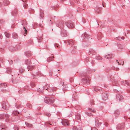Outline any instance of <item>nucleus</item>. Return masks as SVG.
Returning <instances> with one entry per match:
<instances>
[{
  "label": "nucleus",
  "instance_id": "423d86ee",
  "mask_svg": "<svg viewBox=\"0 0 130 130\" xmlns=\"http://www.w3.org/2000/svg\"><path fill=\"white\" fill-rule=\"evenodd\" d=\"M62 123L63 125H68L69 124V122L68 120L67 119H64L62 121Z\"/></svg>",
  "mask_w": 130,
  "mask_h": 130
},
{
  "label": "nucleus",
  "instance_id": "f704fd0d",
  "mask_svg": "<svg viewBox=\"0 0 130 130\" xmlns=\"http://www.w3.org/2000/svg\"><path fill=\"white\" fill-rule=\"evenodd\" d=\"M12 113L14 115H17L19 113L18 111H16L13 112Z\"/></svg>",
  "mask_w": 130,
  "mask_h": 130
},
{
  "label": "nucleus",
  "instance_id": "69168bd1",
  "mask_svg": "<svg viewBox=\"0 0 130 130\" xmlns=\"http://www.w3.org/2000/svg\"><path fill=\"white\" fill-rule=\"evenodd\" d=\"M21 90H19V93H20L21 92Z\"/></svg>",
  "mask_w": 130,
  "mask_h": 130
},
{
  "label": "nucleus",
  "instance_id": "9b49d317",
  "mask_svg": "<svg viewBox=\"0 0 130 130\" xmlns=\"http://www.w3.org/2000/svg\"><path fill=\"white\" fill-rule=\"evenodd\" d=\"M9 117V116L7 114H2L0 115V118L2 119H3L5 117L6 118V119H7L8 117Z\"/></svg>",
  "mask_w": 130,
  "mask_h": 130
},
{
  "label": "nucleus",
  "instance_id": "a19ab883",
  "mask_svg": "<svg viewBox=\"0 0 130 130\" xmlns=\"http://www.w3.org/2000/svg\"><path fill=\"white\" fill-rule=\"evenodd\" d=\"M17 13V11L15 10L14 12H12V14L13 15H15Z\"/></svg>",
  "mask_w": 130,
  "mask_h": 130
},
{
  "label": "nucleus",
  "instance_id": "603ef678",
  "mask_svg": "<svg viewBox=\"0 0 130 130\" xmlns=\"http://www.w3.org/2000/svg\"><path fill=\"white\" fill-rule=\"evenodd\" d=\"M15 130H18L19 128L15 126Z\"/></svg>",
  "mask_w": 130,
  "mask_h": 130
},
{
  "label": "nucleus",
  "instance_id": "f8f14e48",
  "mask_svg": "<svg viewBox=\"0 0 130 130\" xmlns=\"http://www.w3.org/2000/svg\"><path fill=\"white\" fill-rule=\"evenodd\" d=\"M122 83L123 85L125 86H129V83L127 81L123 80L121 82Z\"/></svg>",
  "mask_w": 130,
  "mask_h": 130
},
{
  "label": "nucleus",
  "instance_id": "a211bd4d",
  "mask_svg": "<svg viewBox=\"0 0 130 130\" xmlns=\"http://www.w3.org/2000/svg\"><path fill=\"white\" fill-rule=\"evenodd\" d=\"M115 114L116 117H117L120 114L119 111L118 110H117L115 111Z\"/></svg>",
  "mask_w": 130,
  "mask_h": 130
},
{
  "label": "nucleus",
  "instance_id": "c756f323",
  "mask_svg": "<svg viewBox=\"0 0 130 130\" xmlns=\"http://www.w3.org/2000/svg\"><path fill=\"white\" fill-rule=\"evenodd\" d=\"M100 7H99V6H96V8L95 9V10L97 11V12H99L100 11Z\"/></svg>",
  "mask_w": 130,
  "mask_h": 130
},
{
  "label": "nucleus",
  "instance_id": "2eb2a0df",
  "mask_svg": "<svg viewBox=\"0 0 130 130\" xmlns=\"http://www.w3.org/2000/svg\"><path fill=\"white\" fill-rule=\"evenodd\" d=\"M25 62L26 64L29 66L31 64V62L30 59H27L25 61Z\"/></svg>",
  "mask_w": 130,
  "mask_h": 130
},
{
  "label": "nucleus",
  "instance_id": "e433bc0d",
  "mask_svg": "<svg viewBox=\"0 0 130 130\" xmlns=\"http://www.w3.org/2000/svg\"><path fill=\"white\" fill-rule=\"evenodd\" d=\"M5 36L7 38H9L10 36V35L9 34H8L6 32H5Z\"/></svg>",
  "mask_w": 130,
  "mask_h": 130
},
{
  "label": "nucleus",
  "instance_id": "338daca9",
  "mask_svg": "<svg viewBox=\"0 0 130 130\" xmlns=\"http://www.w3.org/2000/svg\"><path fill=\"white\" fill-rule=\"evenodd\" d=\"M22 1L23 2H26V0H22Z\"/></svg>",
  "mask_w": 130,
  "mask_h": 130
},
{
  "label": "nucleus",
  "instance_id": "6e6552de",
  "mask_svg": "<svg viewBox=\"0 0 130 130\" xmlns=\"http://www.w3.org/2000/svg\"><path fill=\"white\" fill-rule=\"evenodd\" d=\"M73 130H83L82 127L79 126H74L73 128Z\"/></svg>",
  "mask_w": 130,
  "mask_h": 130
},
{
  "label": "nucleus",
  "instance_id": "1a4fd4ad",
  "mask_svg": "<svg viewBox=\"0 0 130 130\" xmlns=\"http://www.w3.org/2000/svg\"><path fill=\"white\" fill-rule=\"evenodd\" d=\"M116 98L117 100H119L120 101L121 100L123 99V98L122 95L120 94H119L117 95Z\"/></svg>",
  "mask_w": 130,
  "mask_h": 130
},
{
  "label": "nucleus",
  "instance_id": "f03ea898",
  "mask_svg": "<svg viewBox=\"0 0 130 130\" xmlns=\"http://www.w3.org/2000/svg\"><path fill=\"white\" fill-rule=\"evenodd\" d=\"M81 75L82 79L84 81L85 83H89V76L85 74H82Z\"/></svg>",
  "mask_w": 130,
  "mask_h": 130
},
{
  "label": "nucleus",
  "instance_id": "37998d69",
  "mask_svg": "<svg viewBox=\"0 0 130 130\" xmlns=\"http://www.w3.org/2000/svg\"><path fill=\"white\" fill-rule=\"evenodd\" d=\"M11 69L10 68H7V70L8 71V73H9L11 72Z\"/></svg>",
  "mask_w": 130,
  "mask_h": 130
},
{
  "label": "nucleus",
  "instance_id": "a18cd8bd",
  "mask_svg": "<svg viewBox=\"0 0 130 130\" xmlns=\"http://www.w3.org/2000/svg\"><path fill=\"white\" fill-rule=\"evenodd\" d=\"M55 45V47H58L59 48V45L57 43H55V45Z\"/></svg>",
  "mask_w": 130,
  "mask_h": 130
},
{
  "label": "nucleus",
  "instance_id": "8fccbe9b",
  "mask_svg": "<svg viewBox=\"0 0 130 130\" xmlns=\"http://www.w3.org/2000/svg\"><path fill=\"white\" fill-rule=\"evenodd\" d=\"M21 70H21V69H20L19 70L20 72H23L24 71V69H21Z\"/></svg>",
  "mask_w": 130,
  "mask_h": 130
},
{
  "label": "nucleus",
  "instance_id": "f3484780",
  "mask_svg": "<svg viewBox=\"0 0 130 130\" xmlns=\"http://www.w3.org/2000/svg\"><path fill=\"white\" fill-rule=\"evenodd\" d=\"M124 126V125L123 124H118L117 128H119L122 129L123 128Z\"/></svg>",
  "mask_w": 130,
  "mask_h": 130
},
{
  "label": "nucleus",
  "instance_id": "c03bdc74",
  "mask_svg": "<svg viewBox=\"0 0 130 130\" xmlns=\"http://www.w3.org/2000/svg\"><path fill=\"white\" fill-rule=\"evenodd\" d=\"M37 38L38 39L39 42H40V40H41L42 39L41 37H39V36H38V37H37Z\"/></svg>",
  "mask_w": 130,
  "mask_h": 130
},
{
  "label": "nucleus",
  "instance_id": "864d4df0",
  "mask_svg": "<svg viewBox=\"0 0 130 130\" xmlns=\"http://www.w3.org/2000/svg\"><path fill=\"white\" fill-rule=\"evenodd\" d=\"M46 115L47 116L49 117L50 116V115L49 113H46Z\"/></svg>",
  "mask_w": 130,
  "mask_h": 130
},
{
  "label": "nucleus",
  "instance_id": "412c9836",
  "mask_svg": "<svg viewBox=\"0 0 130 130\" xmlns=\"http://www.w3.org/2000/svg\"><path fill=\"white\" fill-rule=\"evenodd\" d=\"M57 27L62 28L63 26V23L62 22H60L57 25Z\"/></svg>",
  "mask_w": 130,
  "mask_h": 130
},
{
  "label": "nucleus",
  "instance_id": "58836bf2",
  "mask_svg": "<svg viewBox=\"0 0 130 130\" xmlns=\"http://www.w3.org/2000/svg\"><path fill=\"white\" fill-rule=\"evenodd\" d=\"M90 111H92L93 112H94L95 111V110L94 109H92L91 108H89L88 109Z\"/></svg>",
  "mask_w": 130,
  "mask_h": 130
},
{
  "label": "nucleus",
  "instance_id": "5701e85b",
  "mask_svg": "<svg viewBox=\"0 0 130 130\" xmlns=\"http://www.w3.org/2000/svg\"><path fill=\"white\" fill-rule=\"evenodd\" d=\"M13 37L15 39H17L18 38V36L17 34L15 33H13L12 34Z\"/></svg>",
  "mask_w": 130,
  "mask_h": 130
},
{
  "label": "nucleus",
  "instance_id": "bf43d9fd",
  "mask_svg": "<svg viewBox=\"0 0 130 130\" xmlns=\"http://www.w3.org/2000/svg\"><path fill=\"white\" fill-rule=\"evenodd\" d=\"M9 63L10 64H12L13 63V62L12 60H11Z\"/></svg>",
  "mask_w": 130,
  "mask_h": 130
},
{
  "label": "nucleus",
  "instance_id": "473e14b6",
  "mask_svg": "<svg viewBox=\"0 0 130 130\" xmlns=\"http://www.w3.org/2000/svg\"><path fill=\"white\" fill-rule=\"evenodd\" d=\"M25 124L26 126L28 127H29L31 126L32 125V124H29L28 123L25 122Z\"/></svg>",
  "mask_w": 130,
  "mask_h": 130
},
{
  "label": "nucleus",
  "instance_id": "de8ad7c7",
  "mask_svg": "<svg viewBox=\"0 0 130 130\" xmlns=\"http://www.w3.org/2000/svg\"><path fill=\"white\" fill-rule=\"evenodd\" d=\"M27 4L25 3V4L24 5V7L25 8H27Z\"/></svg>",
  "mask_w": 130,
  "mask_h": 130
},
{
  "label": "nucleus",
  "instance_id": "774afa93",
  "mask_svg": "<svg viewBox=\"0 0 130 130\" xmlns=\"http://www.w3.org/2000/svg\"><path fill=\"white\" fill-rule=\"evenodd\" d=\"M89 59V58H86V60H88V59Z\"/></svg>",
  "mask_w": 130,
  "mask_h": 130
},
{
  "label": "nucleus",
  "instance_id": "39448f33",
  "mask_svg": "<svg viewBox=\"0 0 130 130\" xmlns=\"http://www.w3.org/2000/svg\"><path fill=\"white\" fill-rule=\"evenodd\" d=\"M7 86V84L5 83H2L0 85V87L1 88L2 91L4 92L6 90V89H4V88H6Z\"/></svg>",
  "mask_w": 130,
  "mask_h": 130
},
{
  "label": "nucleus",
  "instance_id": "4c0bfd02",
  "mask_svg": "<svg viewBox=\"0 0 130 130\" xmlns=\"http://www.w3.org/2000/svg\"><path fill=\"white\" fill-rule=\"evenodd\" d=\"M66 32V30H64V29H62V30L61 31V34H62V33L63 34V33L65 34V33Z\"/></svg>",
  "mask_w": 130,
  "mask_h": 130
},
{
  "label": "nucleus",
  "instance_id": "7ed1b4c3",
  "mask_svg": "<svg viewBox=\"0 0 130 130\" xmlns=\"http://www.w3.org/2000/svg\"><path fill=\"white\" fill-rule=\"evenodd\" d=\"M66 26L69 28H72L74 26L73 23L71 21H68L66 22Z\"/></svg>",
  "mask_w": 130,
  "mask_h": 130
},
{
  "label": "nucleus",
  "instance_id": "09e8293b",
  "mask_svg": "<svg viewBox=\"0 0 130 130\" xmlns=\"http://www.w3.org/2000/svg\"><path fill=\"white\" fill-rule=\"evenodd\" d=\"M74 1L76 3H78L79 0H74Z\"/></svg>",
  "mask_w": 130,
  "mask_h": 130
},
{
  "label": "nucleus",
  "instance_id": "bb28decb",
  "mask_svg": "<svg viewBox=\"0 0 130 130\" xmlns=\"http://www.w3.org/2000/svg\"><path fill=\"white\" fill-rule=\"evenodd\" d=\"M4 3L5 5H7L9 4V2L8 1L5 0L4 1Z\"/></svg>",
  "mask_w": 130,
  "mask_h": 130
},
{
  "label": "nucleus",
  "instance_id": "49530a36",
  "mask_svg": "<svg viewBox=\"0 0 130 130\" xmlns=\"http://www.w3.org/2000/svg\"><path fill=\"white\" fill-rule=\"evenodd\" d=\"M23 29L25 31V34H26L27 33V30L25 28V26L23 27Z\"/></svg>",
  "mask_w": 130,
  "mask_h": 130
},
{
  "label": "nucleus",
  "instance_id": "13d9d810",
  "mask_svg": "<svg viewBox=\"0 0 130 130\" xmlns=\"http://www.w3.org/2000/svg\"><path fill=\"white\" fill-rule=\"evenodd\" d=\"M39 26L41 27H43V25L41 24H39Z\"/></svg>",
  "mask_w": 130,
  "mask_h": 130
},
{
  "label": "nucleus",
  "instance_id": "052dcab7",
  "mask_svg": "<svg viewBox=\"0 0 130 130\" xmlns=\"http://www.w3.org/2000/svg\"><path fill=\"white\" fill-rule=\"evenodd\" d=\"M119 70V69L118 68H116V69L115 70H116V71H118Z\"/></svg>",
  "mask_w": 130,
  "mask_h": 130
},
{
  "label": "nucleus",
  "instance_id": "7c9ffc66",
  "mask_svg": "<svg viewBox=\"0 0 130 130\" xmlns=\"http://www.w3.org/2000/svg\"><path fill=\"white\" fill-rule=\"evenodd\" d=\"M27 24L26 22L25 21H24L22 22V25L24 26H25Z\"/></svg>",
  "mask_w": 130,
  "mask_h": 130
},
{
  "label": "nucleus",
  "instance_id": "b1692460",
  "mask_svg": "<svg viewBox=\"0 0 130 130\" xmlns=\"http://www.w3.org/2000/svg\"><path fill=\"white\" fill-rule=\"evenodd\" d=\"M76 116V119L79 120H80V116L79 114H77Z\"/></svg>",
  "mask_w": 130,
  "mask_h": 130
},
{
  "label": "nucleus",
  "instance_id": "ddd939ff",
  "mask_svg": "<svg viewBox=\"0 0 130 130\" xmlns=\"http://www.w3.org/2000/svg\"><path fill=\"white\" fill-rule=\"evenodd\" d=\"M44 11L42 10H40V19L44 17Z\"/></svg>",
  "mask_w": 130,
  "mask_h": 130
},
{
  "label": "nucleus",
  "instance_id": "a878e982",
  "mask_svg": "<svg viewBox=\"0 0 130 130\" xmlns=\"http://www.w3.org/2000/svg\"><path fill=\"white\" fill-rule=\"evenodd\" d=\"M84 36V38H88L89 37V36L86 33H84V35H82V36Z\"/></svg>",
  "mask_w": 130,
  "mask_h": 130
},
{
  "label": "nucleus",
  "instance_id": "3c124183",
  "mask_svg": "<svg viewBox=\"0 0 130 130\" xmlns=\"http://www.w3.org/2000/svg\"><path fill=\"white\" fill-rule=\"evenodd\" d=\"M104 125L105 126H108V124L107 123H105Z\"/></svg>",
  "mask_w": 130,
  "mask_h": 130
},
{
  "label": "nucleus",
  "instance_id": "0eeeda50",
  "mask_svg": "<svg viewBox=\"0 0 130 130\" xmlns=\"http://www.w3.org/2000/svg\"><path fill=\"white\" fill-rule=\"evenodd\" d=\"M102 98L103 100H106L107 99V95L106 93H103L102 95Z\"/></svg>",
  "mask_w": 130,
  "mask_h": 130
},
{
  "label": "nucleus",
  "instance_id": "79ce46f5",
  "mask_svg": "<svg viewBox=\"0 0 130 130\" xmlns=\"http://www.w3.org/2000/svg\"><path fill=\"white\" fill-rule=\"evenodd\" d=\"M26 106L27 107H28L29 108H30L31 107V105L29 103H27L26 104Z\"/></svg>",
  "mask_w": 130,
  "mask_h": 130
},
{
  "label": "nucleus",
  "instance_id": "4468645a",
  "mask_svg": "<svg viewBox=\"0 0 130 130\" xmlns=\"http://www.w3.org/2000/svg\"><path fill=\"white\" fill-rule=\"evenodd\" d=\"M50 87V85L47 84L43 87V90L45 89L46 90H48V89H49Z\"/></svg>",
  "mask_w": 130,
  "mask_h": 130
},
{
  "label": "nucleus",
  "instance_id": "ea45409f",
  "mask_svg": "<svg viewBox=\"0 0 130 130\" xmlns=\"http://www.w3.org/2000/svg\"><path fill=\"white\" fill-rule=\"evenodd\" d=\"M15 106L17 108H19L20 107V105L18 104H16L15 105Z\"/></svg>",
  "mask_w": 130,
  "mask_h": 130
},
{
  "label": "nucleus",
  "instance_id": "6e6d98bb",
  "mask_svg": "<svg viewBox=\"0 0 130 130\" xmlns=\"http://www.w3.org/2000/svg\"><path fill=\"white\" fill-rule=\"evenodd\" d=\"M94 90H95V91H96L99 90L98 89H97L96 88H95H95L94 89ZM100 89H99V90H100Z\"/></svg>",
  "mask_w": 130,
  "mask_h": 130
},
{
  "label": "nucleus",
  "instance_id": "4d7b16f0",
  "mask_svg": "<svg viewBox=\"0 0 130 130\" xmlns=\"http://www.w3.org/2000/svg\"><path fill=\"white\" fill-rule=\"evenodd\" d=\"M2 34H0V39H2Z\"/></svg>",
  "mask_w": 130,
  "mask_h": 130
},
{
  "label": "nucleus",
  "instance_id": "9d476101",
  "mask_svg": "<svg viewBox=\"0 0 130 130\" xmlns=\"http://www.w3.org/2000/svg\"><path fill=\"white\" fill-rule=\"evenodd\" d=\"M95 125L97 127H99L100 126L101 124V122H99L97 119H95Z\"/></svg>",
  "mask_w": 130,
  "mask_h": 130
},
{
  "label": "nucleus",
  "instance_id": "dca6fc26",
  "mask_svg": "<svg viewBox=\"0 0 130 130\" xmlns=\"http://www.w3.org/2000/svg\"><path fill=\"white\" fill-rule=\"evenodd\" d=\"M112 55L111 54H108V55H105L104 57L106 59H109V58H111L112 57Z\"/></svg>",
  "mask_w": 130,
  "mask_h": 130
},
{
  "label": "nucleus",
  "instance_id": "aec40b11",
  "mask_svg": "<svg viewBox=\"0 0 130 130\" xmlns=\"http://www.w3.org/2000/svg\"><path fill=\"white\" fill-rule=\"evenodd\" d=\"M33 75H34L33 74ZM37 75L39 76H41L42 75V74L41 73V72L40 71H38L36 73V74H34V76H36V75Z\"/></svg>",
  "mask_w": 130,
  "mask_h": 130
},
{
  "label": "nucleus",
  "instance_id": "c9c22d12",
  "mask_svg": "<svg viewBox=\"0 0 130 130\" xmlns=\"http://www.w3.org/2000/svg\"><path fill=\"white\" fill-rule=\"evenodd\" d=\"M45 125L46 126H48L49 125H52V124H50L49 122H46L45 123Z\"/></svg>",
  "mask_w": 130,
  "mask_h": 130
},
{
  "label": "nucleus",
  "instance_id": "4be33fe9",
  "mask_svg": "<svg viewBox=\"0 0 130 130\" xmlns=\"http://www.w3.org/2000/svg\"><path fill=\"white\" fill-rule=\"evenodd\" d=\"M89 55L90 54L92 55H94L95 54V52L93 50H91L89 51Z\"/></svg>",
  "mask_w": 130,
  "mask_h": 130
},
{
  "label": "nucleus",
  "instance_id": "20e7f679",
  "mask_svg": "<svg viewBox=\"0 0 130 130\" xmlns=\"http://www.w3.org/2000/svg\"><path fill=\"white\" fill-rule=\"evenodd\" d=\"M64 42L65 43H68V44L70 45L71 46L74 45L75 43V41L72 40L64 41Z\"/></svg>",
  "mask_w": 130,
  "mask_h": 130
},
{
  "label": "nucleus",
  "instance_id": "5fc2aeb1",
  "mask_svg": "<svg viewBox=\"0 0 130 130\" xmlns=\"http://www.w3.org/2000/svg\"><path fill=\"white\" fill-rule=\"evenodd\" d=\"M2 108H5V107L4 106V103H3V104L2 105Z\"/></svg>",
  "mask_w": 130,
  "mask_h": 130
},
{
  "label": "nucleus",
  "instance_id": "6ab92c4d",
  "mask_svg": "<svg viewBox=\"0 0 130 130\" xmlns=\"http://www.w3.org/2000/svg\"><path fill=\"white\" fill-rule=\"evenodd\" d=\"M34 67L35 66L34 65H32L31 66H30V65L29 66H28L27 68L28 69V71H31L34 69Z\"/></svg>",
  "mask_w": 130,
  "mask_h": 130
},
{
  "label": "nucleus",
  "instance_id": "393cba45",
  "mask_svg": "<svg viewBox=\"0 0 130 130\" xmlns=\"http://www.w3.org/2000/svg\"><path fill=\"white\" fill-rule=\"evenodd\" d=\"M56 90V88H51L50 87L48 89V91L49 92H51L52 91H55Z\"/></svg>",
  "mask_w": 130,
  "mask_h": 130
},
{
  "label": "nucleus",
  "instance_id": "680f3d73",
  "mask_svg": "<svg viewBox=\"0 0 130 130\" xmlns=\"http://www.w3.org/2000/svg\"><path fill=\"white\" fill-rule=\"evenodd\" d=\"M92 130H97V129H96L95 128H94L92 129H91Z\"/></svg>",
  "mask_w": 130,
  "mask_h": 130
},
{
  "label": "nucleus",
  "instance_id": "cd10ccee",
  "mask_svg": "<svg viewBox=\"0 0 130 130\" xmlns=\"http://www.w3.org/2000/svg\"><path fill=\"white\" fill-rule=\"evenodd\" d=\"M31 55V52H27L26 53V56L27 57H29Z\"/></svg>",
  "mask_w": 130,
  "mask_h": 130
},
{
  "label": "nucleus",
  "instance_id": "2f4dec72",
  "mask_svg": "<svg viewBox=\"0 0 130 130\" xmlns=\"http://www.w3.org/2000/svg\"><path fill=\"white\" fill-rule=\"evenodd\" d=\"M54 57L53 56L52 57H49V58L47 60L48 61H49V60L52 61L53 60V58Z\"/></svg>",
  "mask_w": 130,
  "mask_h": 130
},
{
  "label": "nucleus",
  "instance_id": "f257e3e1",
  "mask_svg": "<svg viewBox=\"0 0 130 130\" xmlns=\"http://www.w3.org/2000/svg\"><path fill=\"white\" fill-rule=\"evenodd\" d=\"M44 100L45 102L47 104L53 103L54 101V99L52 97H45Z\"/></svg>",
  "mask_w": 130,
  "mask_h": 130
},
{
  "label": "nucleus",
  "instance_id": "72a5a7b5",
  "mask_svg": "<svg viewBox=\"0 0 130 130\" xmlns=\"http://www.w3.org/2000/svg\"><path fill=\"white\" fill-rule=\"evenodd\" d=\"M85 114L87 116H90L92 115L91 113L86 111L85 112Z\"/></svg>",
  "mask_w": 130,
  "mask_h": 130
},
{
  "label": "nucleus",
  "instance_id": "0e129e2a",
  "mask_svg": "<svg viewBox=\"0 0 130 130\" xmlns=\"http://www.w3.org/2000/svg\"><path fill=\"white\" fill-rule=\"evenodd\" d=\"M1 130H5V129L4 128H2Z\"/></svg>",
  "mask_w": 130,
  "mask_h": 130
},
{
  "label": "nucleus",
  "instance_id": "e2e57ef3",
  "mask_svg": "<svg viewBox=\"0 0 130 130\" xmlns=\"http://www.w3.org/2000/svg\"><path fill=\"white\" fill-rule=\"evenodd\" d=\"M112 68L113 70H115L116 69V68H115L114 67H112Z\"/></svg>",
  "mask_w": 130,
  "mask_h": 130
},
{
  "label": "nucleus",
  "instance_id": "c85d7f7f",
  "mask_svg": "<svg viewBox=\"0 0 130 130\" xmlns=\"http://www.w3.org/2000/svg\"><path fill=\"white\" fill-rule=\"evenodd\" d=\"M96 59L99 60H101L102 59V58L101 56H98L96 57Z\"/></svg>",
  "mask_w": 130,
  "mask_h": 130
}]
</instances>
